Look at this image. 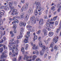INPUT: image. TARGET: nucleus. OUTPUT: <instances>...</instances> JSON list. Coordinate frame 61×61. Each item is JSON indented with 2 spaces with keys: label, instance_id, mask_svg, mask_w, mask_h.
I'll return each mask as SVG.
<instances>
[{
  "label": "nucleus",
  "instance_id": "obj_1",
  "mask_svg": "<svg viewBox=\"0 0 61 61\" xmlns=\"http://www.w3.org/2000/svg\"><path fill=\"white\" fill-rule=\"evenodd\" d=\"M35 5H36V6L37 7L36 9L34 11V14L35 15H37V9H38V12H40V11L42 10V8L40 7L41 5L40 3L39 2H38L37 3L36 1L34 3Z\"/></svg>",
  "mask_w": 61,
  "mask_h": 61
},
{
  "label": "nucleus",
  "instance_id": "obj_2",
  "mask_svg": "<svg viewBox=\"0 0 61 61\" xmlns=\"http://www.w3.org/2000/svg\"><path fill=\"white\" fill-rule=\"evenodd\" d=\"M39 45L40 47L42 48V49L43 51H45L46 50H46L48 49V47H46L45 46H43L42 45V41H40L39 42Z\"/></svg>",
  "mask_w": 61,
  "mask_h": 61
},
{
  "label": "nucleus",
  "instance_id": "obj_3",
  "mask_svg": "<svg viewBox=\"0 0 61 61\" xmlns=\"http://www.w3.org/2000/svg\"><path fill=\"white\" fill-rule=\"evenodd\" d=\"M35 19V16H33L31 17L30 18V20L31 21H32V24L33 25L36 23V20Z\"/></svg>",
  "mask_w": 61,
  "mask_h": 61
},
{
  "label": "nucleus",
  "instance_id": "obj_4",
  "mask_svg": "<svg viewBox=\"0 0 61 61\" xmlns=\"http://www.w3.org/2000/svg\"><path fill=\"white\" fill-rule=\"evenodd\" d=\"M17 10L15 9H13V11L12 13H11V15H17L18 14V12H17Z\"/></svg>",
  "mask_w": 61,
  "mask_h": 61
},
{
  "label": "nucleus",
  "instance_id": "obj_5",
  "mask_svg": "<svg viewBox=\"0 0 61 61\" xmlns=\"http://www.w3.org/2000/svg\"><path fill=\"white\" fill-rule=\"evenodd\" d=\"M34 7H35V5L34 4H33L32 5V9L31 8H30L29 10L28 11V13H30V14H31L32 13H33V10H34Z\"/></svg>",
  "mask_w": 61,
  "mask_h": 61
},
{
  "label": "nucleus",
  "instance_id": "obj_6",
  "mask_svg": "<svg viewBox=\"0 0 61 61\" xmlns=\"http://www.w3.org/2000/svg\"><path fill=\"white\" fill-rule=\"evenodd\" d=\"M2 55L0 57V59H3V60H0V61H5V59H4V58H5V53L3 52L2 53Z\"/></svg>",
  "mask_w": 61,
  "mask_h": 61
},
{
  "label": "nucleus",
  "instance_id": "obj_7",
  "mask_svg": "<svg viewBox=\"0 0 61 61\" xmlns=\"http://www.w3.org/2000/svg\"><path fill=\"white\" fill-rule=\"evenodd\" d=\"M19 25L20 26H25L26 25V23L24 22L20 21L19 23Z\"/></svg>",
  "mask_w": 61,
  "mask_h": 61
},
{
  "label": "nucleus",
  "instance_id": "obj_8",
  "mask_svg": "<svg viewBox=\"0 0 61 61\" xmlns=\"http://www.w3.org/2000/svg\"><path fill=\"white\" fill-rule=\"evenodd\" d=\"M58 37H55L53 39V42H55V43H56V42L58 41Z\"/></svg>",
  "mask_w": 61,
  "mask_h": 61
},
{
  "label": "nucleus",
  "instance_id": "obj_9",
  "mask_svg": "<svg viewBox=\"0 0 61 61\" xmlns=\"http://www.w3.org/2000/svg\"><path fill=\"white\" fill-rule=\"evenodd\" d=\"M29 58V56H27L26 55H25V56L23 59L24 60H25L26 58L27 61H32V60L30 59V60H28V58Z\"/></svg>",
  "mask_w": 61,
  "mask_h": 61
},
{
  "label": "nucleus",
  "instance_id": "obj_10",
  "mask_svg": "<svg viewBox=\"0 0 61 61\" xmlns=\"http://www.w3.org/2000/svg\"><path fill=\"white\" fill-rule=\"evenodd\" d=\"M44 23V20L42 19H41L39 21V24L40 25H42Z\"/></svg>",
  "mask_w": 61,
  "mask_h": 61
},
{
  "label": "nucleus",
  "instance_id": "obj_11",
  "mask_svg": "<svg viewBox=\"0 0 61 61\" xmlns=\"http://www.w3.org/2000/svg\"><path fill=\"white\" fill-rule=\"evenodd\" d=\"M13 5V2H10L9 3V5L10 8L12 10L14 8V7H12V5Z\"/></svg>",
  "mask_w": 61,
  "mask_h": 61
},
{
  "label": "nucleus",
  "instance_id": "obj_12",
  "mask_svg": "<svg viewBox=\"0 0 61 61\" xmlns=\"http://www.w3.org/2000/svg\"><path fill=\"white\" fill-rule=\"evenodd\" d=\"M28 3H27L24 6H23L24 7V8L25 10H26L28 8Z\"/></svg>",
  "mask_w": 61,
  "mask_h": 61
},
{
  "label": "nucleus",
  "instance_id": "obj_13",
  "mask_svg": "<svg viewBox=\"0 0 61 61\" xmlns=\"http://www.w3.org/2000/svg\"><path fill=\"white\" fill-rule=\"evenodd\" d=\"M7 8H8L7 5L6 6H2L0 7V9H4V8H5V10H7V9H6Z\"/></svg>",
  "mask_w": 61,
  "mask_h": 61
},
{
  "label": "nucleus",
  "instance_id": "obj_14",
  "mask_svg": "<svg viewBox=\"0 0 61 61\" xmlns=\"http://www.w3.org/2000/svg\"><path fill=\"white\" fill-rule=\"evenodd\" d=\"M53 44H51V45L50 46V48H51V52H53L54 51V50L53 49Z\"/></svg>",
  "mask_w": 61,
  "mask_h": 61
},
{
  "label": "nucleus",
  "instance_id": "obj_15",
  "mask_svg": "<svg viewBox=\"0 0 61 61\" xmlns=\"http://www.w3.org/2000/svg\"><path fill=\"white\" fill-rule=\"evenodd\" d=\"M25 17L24 16H20V17L18 16L17 17V18L19 19H21V20L22 19H23Z\"/></svg>",
  "mask_w": 61,
  "mask_h": 61
},
{
  "label": "nucleus",
  "instance_id": "obj_16",
  "mask_svg": "<svg viewBox=\"0 0 61 61\" xmlns=\"http://www.w3.org/2000/svg\"><path fill=\"white\" fill-rule=\"evenodd\" d=\"M35 46H36V45L34 44L32 49H37V48H38V46H36L35 47Z\"/></svg>",
  "mask_w": 61,
  "mask_h": 61
},
{
  "label": "nucleus",
  "instance_id": "obj_17",
  "mask_svg": "<svg viewBox=\"0 0 61 61\" xmlns=\"http://www.w3.org/2000/svg\"><path fill=\"white\" fill-rule=\"evenodd\" d=\"M46 50H47H47H46ZM46 50H45L44 51L43 50V49H42V50L41 51V52H40V55L42 56V55H43L44 53V52H45V51H46Z\"/></svg>",
  "mask_w": 61,
  "mask_h": 61
},
{
  "label": "nucleus",
  "instance_id": "obj_18",
  "mask_svg": "<svg viewBox=\"0 0 61 61\" xmlns=\"http://www.w3.org/2000/svg\"><path fill=\"white\" fill-rule=\"evenodd\" d=\"M33 34L34 35V38L33 39V40L34 41H35V40H36L37 39V36H36V35H35V33H34Z\"/></svg>",
  "mask_w": 61,
  "mask_h": 61
},
{
  "label": "nucleus",
  "instance_id": "obj_19",
  "mask_svg": "<svg viewBox=\"0 0 61 61\" xmlns=\"http://www.w3.org/2000/svg\"><path fill=\"white\" fill-rule=\"evenodd\" d=\"M4 13H5V11H4V10H1L0 11V15H4Z\"/></svg>",
  "mask_w": 61,
  "mask_h": 61
},
{
  "label": "nucleus",
  "instance_id": "obj_20",
  "mask_svg": "<svg viewBox=\"0 0 61 61\" xmlns=\"http://www.w3.org/2000/svg\"><path fill=\"white\" fill-rule=\"evenodd\" d=\"M53 32H50L49 33V36H53Z\"/></svg>",
  "mask_w": 61,
  "mask_h": 61
},
{
  "label": "nucleus",
  "instance_id": "obj_21",
  "mask_svg": "<svg viewBox=\"0 0 61 61\" xmlns=\"http://www.w3.org/2000/svg\"><path fill=\"white\" fill-rule=\"evenodd\" d=\"M28 18H29V16L28 15H26L25 16V21H27V20H28Z\"/></svg>",
  "mask_w": 61,
  "mask_h": 61
},
{
  "label": "nucleus",
  "instance_id": "obj_22",
  "mask_svg": "<svg viewBox=\"0 0 61 61\" xmlns=\"http://www.w3.org/2000/svg\"><path fill=\"white\" fill-rule=\"evenodd\" d=\"M61 20L60 22V27L59 28L57 29V31H59V30H61Z\"/></svg>",
  "mask_w": 61,
  "mask_h": 61
},
{
  "label": "nucleus",
  "instance_id": "obj_23",
  "mask_svg": "<svg viewBox=\"0 0 61 61\" xmlns=\"http://www.w3.org/2000/svg\"><path fill=\"white\" fill-rule=\"evenodd\" d=\"M2 46H3L4 48V50H5V46L4 45H3L2 44H0V47H1Z\"/></svg>",
  "mask_w": 61,
  "mask_h": 61
},
{
  "label": "nucleus",
  "instance_id": "obj_24",
  "mask_svg": "<svg viewBox=\"0 0 61 61\" xmlns=\"http://www.w3.org/2000/svg\"><path fill=\"white\" fill-rule=\"evenodd\" d=\"M57 16H56L54 17L53 18V20H52V19H51V21H55V20H56V18H57Z\"/></svg>",
  "mask_w": 61,
  "mask_h": 61
},
{
  "label": "nucleus",
  "instance_id": "obj_25",
  "mask_svg": "<svg viewBox=\"0 0 61 61\" xmlns=\"http://www.w3.org/2000/svg\"><path fill=\"white\" fill-rule=\"evenodd\" d=\"M16 25H15V24H14L13 26V29H14V31H15V29H16Z\"/></svg>",
  "mask_w": 61,
  "mask_h": 61
},
{
  "label": "nucleus",
  "instance_id": "obj_26",
  "mask_svg": "<svg viewBox=\"0 0 61 61\" xmlns=\"http://www.w3.org/2000/svg\"><path fill=\"white\" fill-rule=\"evenodd\" d=\"M60 10H61V6L60 5L59 6V8L57 10L58 12H60Z\"/></svg>",
  "mask_w": 61,
  "mask_h": 61
},
{
  "label": "nucleus",
  "instance_id": "obj_27",
  "mask_svg": "<svg viewBox=\"0 0 61 61\" xmlns=\"http://www.w3.org/2000/svg\"><path fill=\"white\" fill-rule=\"evenodd\" d=\"M24 42L25 43H28V39H26V38L24 40Z\"/></svg>",
  "mask_w": 61,
  "mask_h": 61
},
{
  "label": "nucleus",
  "instance_id": "obj_28",
  "mask_svg": "<svg viewBox=\"0 0 61 61\" xmlns=\"http://www.w3.org/2000/svg\"><path fill=\"white\" fill-rule=\"evenodd\" d=\"M47 30H48V31H50V30H51V29H50L48 28L46 29V30L45 29H44L43 30V31H47Z\"/></svg>",
  "mask_w": 61,
  "mask_h": 61
},
{
  "label": "nucleus",
  "instance_id": "obj_29",
  "mask_svg": "<svg viewBox=\"0 0 61 61\" xmlns=\"http://www.w3.org/2000/svg\"><path fill=\"white\" fill-rule=\"evenodd\" d=\"M43 32L44 33V35L45 36H47V31H43Z\"/></svg>",
  "mask_w": 61,
  "mask_h": 61
},
{
  "label": "nucleus",
  "instance_id": "obj_30",
  "mask_svg": "<svg viewBox=\"0 0 61 61\" xmlns=\"http://www.w3.org/2000/svg\"><path fill=\"white\" fill-rule=\"evenodd\" d=\"M16 23H17V24H18L19 23V21H18V20H17V21H15V20H13V22L12 23V24H13L14 23L15 24V23H16Z\"/></svg>",
  "mask_w": 61,
  "mask_h": 61
},
{
  "label": "nucleus",
  "instance_id": "obj_31",
  "mask_svg": "<svg viewBox=\"0 0 61 61\" xmlns=\"http://www.w3.org/2000/svg\"><path fill=\"white\" fill-rule=\"evenodd\" d=\"M23 37V36L20 35V36H18L17 37V38L18 39H21V37Z\"/></svg>",
  "mask_w": 61,
  "mask_h": 61
},
{
  "label": "nucleus",
  "instance_id": "obj_32",
  "mask_svg": "<svg viewBox=\"0 0 61 61\" xmlns=\"http://www.w3.org/2000/svg\"><path fill=\"white\" fill-rule=\"evenodd\" d=\"M16 16L14 17L13 18V19H12V18H10V21H12L13 20H15V18H16Z\"/></svg>",
  "mask_w": 61,
  "mask_h": 61
},
{
  "label": "nucleus",
  "instance_id": "obj_33",
  "mask_svg": "<svg viewBox=\"0 0 61 61\" xmlns=\"http://www.w3.org/2000/svg\"><path fill=\"white\" fill-rule=\"evenodd\" d=\"M30 36V35H29V34H27V35H26L25 36V37H26V39H28V37H29Z\"/></svg>",
  "mask_w": 61,
  "mask_h": 61
},
{
  "label": "nucleus",
  "instance_id": "obj_34",
  "mask_svg": "<svg viewBox=\"0 0 61 61\" xmlns=\"http://www.w3.org/2000/svg\"><path fill=\"white\" fill-rule=\"evenodd\" d=\"M26 27L28 28H31L32 27V26L30 25H27V26Z\"/></svg>",
  "mask_w": 61,
  "mask_h": 61
},
{
  "label": "nucleus",
  "instance_id": "obj_35",
  "mask_svg": "<svg viewBox=\"0 0 61 61\" xmlns=\"http://www.w3.org/2000/svg\"><path fill=\"white\" fill-rule=\"evenodd\" d=\"M37 56L36 55H34L33 56L32 60H35V58H36Z\"/></svg>",
  "mask_w": 61,
  "mask_h": 61
},
{
  "label": "nucleus",
  "instance_id": "obj_36",
  "mask_svg": "<svg viewBox=\"0 0 61 61\" xmlns=\"http://www.w3.org/2000/svg\"><path fill=\"white\" fill-rule=\"evenodd\" d=\"M10 34H11L12 35H11V37H13L14 36V33H13V32L12 31H11L10 32Z\"/></svg>",
  "mask_w": 61,
  "mask_h": 61
},
{
  "label": "nucleus",
  "instance_id": "obj_37",
  "mask_svg": "<svg viewBox=\"0 0 61 61\" xmlns=\"http://www.w3.org/2000/svg\"><path fill=\"white\" fill-rule=\"evenodd\" d=\"M51 9L52 10H53V11H55V7L54 6H53L51 7Z\"/></svg>",
  "mask_w": 61,
  "mask_h": 61
},
{
  "label": "nucleus",
  "instance_id": "obj_38",
  "mask_svg": "<svg viewBox=\"0 0 61 61\" xmlns=\"http://www.w3.org/2000/svg\"><path fill=\"white\" fill-rule=\"evenodd\" d=\"M28 44H27L26 45L25 49V50H27V49L28 48Z\"/></svg>",
  "mask_w": 61,
  "mask_h": 61
},
{
  "label": "nucleus",
  "instance_id": "obj_39",
  "mask_svg": "<svg viewBox=\"0 0 61 61\" xmlns=\"http://www.w3.org/2000/svg\"><path fill=\"white\" fill-rule=\"evenodd\" d=\"M0 52L1 53L3 51V48H1L0 49Z\"/></svg>",
  "mask_w": 61,
  "mask_h": 61
},
{
  "label": "nucleus",
  "instance_id": "obj_40",
  "mask_svg": "<svg viewBox=\"0 0 61 61\" xmlns=\"http://www.w3.org/2000/svg\"><path fill=\"white\" fill-rule=\"evenodd\" d=\"M46 25L47 26L49 27V25H50V24H48V23H46Z\"/></svg>",
  "mask_w": 61,
  "mask_h": 61
},
{
  "label": "nucleus",
  "instance_id": "obj_41",
  "mask_svg": "<svg viewBox=\"0 0 61 61\" xmlns=\"http://www.w3.org/2000/svg\"><path fill=\"white\" fill-rule=\"evenodd\" d=\"M23 33V31H20V36H22V34Z\"/></svg>",
  "mask_w": 61,
  "mask_h": 61
},
{
  "label": "nucleus",
  "instance_id": "obj_42",
  "mask_svg": "<svg viewBox=\"0 0 61 61\" xmlns=\"http://www.w3.org/2000/svg\"><path fill=\"white\" fill-rule=\"evenodd\" d=\"M57 47H58L56 45L54 46V49H56H56H57Z\"/></svg>",
  "mask_w": 61,
  "mask_h": 61
},
{
  "label": "nucleus",
  "instance_id": "obj_43",
  "mask_svg": "<svg viewBox=\"0 0 61 61\" xmlns=\"http://www.w3.org/2000/svg\"><path fill=\"white\" fill-rule=\"evenodd\" d=\"M25 0H21V3H22L23 4H24L25 3Z\"/></svg>",
  "mask_w": 61,
  "mask_h": 61
},
{
  "label": "nucleus",
  "instance_id": "obj_44",
  "mask_svg": "<svg viewBox=\"0 0 61 61\" xmlns=\"http://www.w3.org/2000/svg\"><path fill=\"white\" fill-rule=\"evenodd\" d=\"M49 27H50V28H52V27H53V26L52 25H50Z\"/></svg>",
  "mask_w": 61,
  "mask_h": 61
},
{
  "label": "nucleus",
  "instance_id": "obj_45",
  "mask_svg": "<svg viewBox=\"0 0 61 61\" xmlns=\"http://www.w3.org/2000/svg\"><path fill=\"white\" fill-rule=\"evenodd\" d=\"M20 31H24L25 29L23 28V27H21L20 29Z\"/></svg>",
  "mask_w": 61,
  "mask_h": 61
},
{
  "label": "nucleus",
  "instance_id": "obj_46",
  "mask_svg": "<svg viewBox=\"0 0 61 61\" xmlns=\"http://www.w3.org/2000/svg\"><path fill=\"white\" fill-rule=\"evenodd\" d=\"M47 15H45L44 16V19H46L47 18Z\"/></svg>",
  "mask_w": 61,
  "mask_h": 61
},
{
  "label": "nucleus",
  "instance_id": "obj_47",
  "mask_svg": "<svg viewBox=\"0 0 61 61\" xmlns=\"http://www.w3.org/2000/svg\"><path fill=\"white\" fill-rule=\"evenodd\" d=\"M47 41H44V42L46 45H47V44H48V42H47Z\"/></svg>",
  "mask_w": 61,
  "mask_h": 61
},
{
  "label": "nucleus",
  "instance_id": "obj_48",
  "mask_svg": "<svg viewBox=\"0 0 61 61\" xmlns=\"http://www.w3.org/2000/svg\"><path fill=\"white\" fill-rule=\"evenodd\" d=\"M24 7L23 6V7L21 9V12H23L24 11Z\"/></svg>",
  "mask_w": 61,
  "mask_h": 61
},
{
  "label": "nucleus",
  "instance_id": "obj_49",
  "mask_svg": "<svg viewBox=\"0 0 61 61\" xmlns=\"http://www.w3.org/2000/svg\"><path fill=\"white\" fill-rule=\"evenodd\" d=\"M0 29H1V30H2V29H3V30H5V29L3 28V27L2 26L0 27Z\"/></svg>",
  "mask_w": 61,
  "mask_h": 61
},
{
  "label": "nucleus",
  "instance_id": "obj_50",
  "mask_svg": "<svg viewBox=\"0 0 61 61\" xmlns=\"http://www.w3.org/2000/svg\"><path fill=\"white\" fill-rule=\"evenodd\" d=\"M3 42L4 40H3L1 39L0 40V43H3Z\"/></svg>",
  "mask_w": 61,
  "mask_h": 61
},
{
  "label": "nucleus",
  "instance_id": "obj_51",
  "mask_svg": "<svg viewBox=\"0 0 61 61\" xmlns=\"http://www.w3.org/2000/svg\"><path fill=\"white\" fill-rule=\"evenodd\" d=\"M40 61V59L39 58L37 59L35 61Z\"/></svg>",
  "mask_w": 61,
  "mask_h": 61
},
{
  "label": "nucleus",
  "instance_id": "obj_52",
  "mask_svg": "<svg viewBox=\"0 0 61 61\" xmlns=\"http://www.w3.org/2000/svg\"><path fill=\"white\" fill-rule=\"evenodd\" d=\"M40 33H41V31H38L37 32V34H39Z\"/></svg>",
  "mask_w": 61,
  "mask_h": 61
},
{
  "label": "nucleus",
  "instance_id": "obj_53",
  "mask_svg": "<svg viewBox=\"0 0 61 61\" xmlns=\"http://www.w3.org/2000/svg\"><path fill=\"white\" fill-rule=\"evenodd\" d=\"M21 56H20L18 58V60L19 61H20V60H21Z\"/></svg>",
  "mask_w": 61,
  "mask_h": 61
},
{
  "label": "nucleus",
  "instance_id": "obj_54",
  "mask_svg": "<svg viewBox=\"0 0 61 61\" xmlns=\"http://www.w3.org/2000/svg\"><path fill=\"white\" fill-rule=\"evenodd\" d=\"M3 39H4V41H5V40H6V38H5V36H4V37H3Z\"/></svg>",
  "mask_w": 61,
  "mask_h": 61
},
{
  "label": "nucleus",
  "instance_id": "obj_55",
  "mask_svg": "<svg viewBox=\"0 0 61 61\" xmlns=\"http://www.w3.org/2000/svg\"><path fill=\"white\" fill-rule=\"evenodd\" d=\"M16 58H13V61H16Z\"/></svg>",
  "mask_w": 61,
  "mask_h": 61
},
{
  "label": "nucleus",
  "instance_id": "obj_56",
  "mask_svg": "<svg viewBox=\"0 0 61 61\" xmlns=\"http://www.w3.org/2000/svg\"><path fill=\"white\" fill-rule=\"evenodd\" d=\"M36 51V55H38V51Z\"/></svg>",
  "mask_w": 61,
  "mask_h": 61
},
{
  "label": "nucleus",
  "instance_id": "obj_57",
  "mask_svg": "<svg viewBox=\"0 0 61 61\" xmlns=\"http://www.w3.org/2000/svg\"><path fill=\"white\" fill-rule=\"evenodd\" d=\"M24 14H25V13H21V14L20 16H24Z\"/></svg>",
  "mask_w": 61,
  "mask_h": 61
},
{
  "label": "nucleus",
  "instance_id": "obj_58",
  "mask_svg": "<svg viewBox=\"0 0 61 61\" xmlns=\"http://www.w3.org/2000/svg\"><path fill=\"white\" fill-rule=\"evenodd\" d=\"M24 48H22L21 49V51H25L24 50Z\"/></svg>",
  "mask_w": 61,
  "mask_h": 61
},
{
  "label": "nucleus",
  "instance_id": "obj_59",
  "mask_svg": "<svg viewBox=\"0 0 61 61\" xmlns=\"http://www.w3.org/2000/svg\"><path fill=\"white\" fill-rule=\"evenodd\" d=\"M36 20L37 21H39V19L37 18H36Z\"/></svg>",
  "mask_w": 61,
  "mask_h": 61
},
{
  "label": "nucleus",
  "instance_id": "obj_60",
  "mask_svg": "<svg viewBox=\"0 0 61 61\" xmlns=\"http://www.w3.org/2000/svg\"><path fill=\"white\" fill-rule=\"evenodd\" d=\"M55 24L56 25H57L58 24V22L56 21L55 22Z\"/></svg>",
  "mask_w": 61,
  "mask_h": 61
},
{
  "label": "nucleus",
  "instance_id": "obj_61",
  "mask_svg": "<svg viewBox=\"0 0 61 61\" xmlns=\"http://www.w3.org/2000/svg\"><path fill=\"white\" fill-rule=\"evenodd\" d=\"M45 12L46 13V14H47V13H48L47 12H48V10H46L45 11Z\"/></svg>",
  "mask_w": 61,
  "mask_h": 61
},
{
  "label": "nucleus",
  "instance_id": "obj_62",
  "mask_svg": "<svg viewBox=\"0 0 61 61\" xmlns=\"http://www.w3.org/2000/svg\"><path fill=\"white\" fill-rule=\"evenodd\" d=\"M16 3H17V2H16V1H14V5H16Z\"/></svg>",
  "mask_w": 61,
  "mask_h": 61
},
{
  "label": "nucleus",
  "instance_id": "obj_63",
  "mask_svg": "<svg viewBox=\"0 0 61 61\" xmlns=\"http://www.w3.org/2000/svg\"><path fill=\"white\" fill-rule=\"evenodd\" d=\"M36 51H33V54H36Z\"/></svg>",
  "mask_w": 61,
  "mask_h": 61
},
{
  "label": "nucleus",
  "instance_id": "obj_64",
  "mask_svg": "<svg viewBox=\"0 0 61 61\" xmlns=\"http://www.w3.org/2000/svg\"><path fill=\"white\" fill-rule=\"evenodd\" d=\"M47 54H45V57H47Z\"/></svg>",
  "mask_w": 61,
  "mask_h": 61
}]
</instances>
